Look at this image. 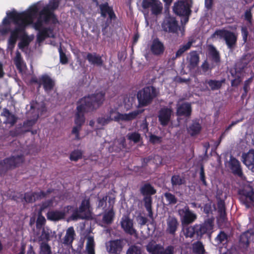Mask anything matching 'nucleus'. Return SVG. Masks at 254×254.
<instances>
[{"instance_id":"obj_62","label":"nucleus","mask_w":254,"mask_h":254,"mask_svg":"<svg viewBox=\"0 0 254 254\" xmlns=\"http://www.w3.org/2000/svg\"><path fill=\"white\" fill-rule=\"evenodd\" d=\"M218 207L220 209L221 213L222 214L224 213L225 211V207L224 202L221 201L218 203Z\"/></svg>"},{"instance_id":"obj_44","label":"nucleus","mask_w":254,"mask_h":254,"mask_svg":"<svg viewBox=\"0 0 254 254\" xmlns=\"http://www.w3.org/2000/svg\"><path fill=\"white\" fill-rule=\"evenodd\" d=\"M41 254H51L50 247L46 243H42L41 246Z\"/></svg>"},{"instance_id":"obj_56","label":"nucleus","mask_w":254,"mask_h":254,"mask_svg":"<svg viewBox=\"0 0 254 254\" xmlns=\"http://www.w3.org/2000/svg\"><path fill=\"white\" fill-rule=\"evenodd\" d=\"M200 178L201 181L202 182L203 184L204 185H206V182L205 179V175L204 172V169L203 167H201L200 172Z\"/></svg>"},{"instance_id":"obj_4","label":"nucleus","mask_w":254,"mask_h":254,"mask_svg":"<svg viewBox=\"0 0 254 254\" xmlns=\"http://www.w3.org/2000/svg\"><path fill=\"white\" fill-rule=\"evenodd\" d=\"M191 0H179L174 5L173 10L177 14L182 16L181 22L186 24L189 20L190 13Z\"/></svg>"},{"instance_id":"obj_48","label":"nucleus","mask_w":254,"mask_h":254,"mask_svg":"<svg viewBox=\"0 0 254 254\" xmlns=\"http://www.w3.org/2000/svg\"><path fill=\"white\" fill-rule=\"evenodd\" d=\"M165 197L169 203L174 204L177 202V199L175 196L170 193H166L165 194Z\"/></svg>"},{"instance_id":"obj_33","label":"nucleus","mask_w":254,"mask_h":254,"mask_svg":"<svg viewBox=\"0 0 254 254\" xmlns=\"http://www.w3.org/2000/svg\"><path fill=\"white\" fill-rule=\"evenodd\" d=\"M189 62V67L190 68H193L196 67L199 62V57L196 52L193 51L190 53L188 59Z\"/></svg>"},{"instance_id":"obj_35","label":"nucleus","mask_w":254,"mask_h":254,"mask_svg":"<svg viewBox=\"0 0 254 254\" xmlns=\"http://www.w3.org/2000/svg\"><path fill=\"white\" fill-rule=\"evenodd\" d=\"M251 237H253L252 233L247 232L243 234L240 237V245L242 247L247 248L249 245Z\"/></svg>"},{"instance_id":"obj_37","label":"nucleus","mask_w":254,"mask_h":254,"mask_svg":"<svg viewBox=\"0 0 254 254\" xmlns=\"http://www.w3.org/2000/svg\"><path fill=\"white\" fill-rule=\"evenodd\" d=\"M198 230V226L187 227L183 228L184 235L186 237L191 238L193 237L195 232Z\"/></svg>"},{"instance_id":"obj_40","label":"nucleus","mask_w":254,"mask_h":254,"mask_svg":"<svg viewBox=\"0 0 254 254\" xmlns=\"http://www.w3.org/2000/svg\"><path fill=\"white\" fill-rule=\"evenodd\" d=\"M200 130V125L197 123H194L190 127L188 131L191 135H193L198 133Z\"/></svg>"},{"instance_id":"obj_57","label":"nucleus","mask_w":254,"mask_h":254,"mask_svg":"<svg viewBox=\"0 0 254 254\" xmlns=\"http://www.w3.org/2000/svg\"><path fill=\"white\" fill-rule=\"evenodd\" d=\"M193 43V41L192 40H190L186 44L181 46V47L185 50V51H186L190 48Z\"/></svg>"},{"instance_id":"obj_5","label":"nucleus","mask_w":254,"mask_h":254,"mask_svg":"<svg viewBox=\"0 0 254 254\" xmlns=\"http://www.w3.org/2000/svg\"><path fill=\"white\" fill-rule=\"evenodd\" d=\"M157 91L152 86L146 87L138 92L137 98L140 105L145 106L150 104L157 95Z\"/></svg>"},{"instance_id":"obj_12","label":"nucleus","mask_w":254,"mask_h":254,"mask_svg":"<svg viewBox=\"0 0 254 254\" xmlns=\"http://www.w3.org/2000/svg\"><path fill=\"white\" fill-rule=\"evenodd\" d=\"M72 207L67 206L63 210H49L46 216L48 220L53 221H58L64 218L66 213H68Z\"/></svg>"},{"instance_id":"obj_64","label":"nucleus","mask_w":254,"mask_h":254,"mask_svg":"<svg viewBox=\"0 0 254 254\" xmlns=\"http://www.w3.org/2000/svg\"><path fill=\"white\" fill-rule=\"evenodd\" d=\"M251 12L250 11H247L245 13V18L250 22H251Z\"/></svg>"},{"instance_id":"obj_9","label":"nucleus","mask_w":254,"mask_h":254,"mask_svg":"<svg viewBox=\"0 0 254 254\" xmlns=\"http://www.w3.org/2000/svg\"><path fill=\"white\" fill-rule=\"evenodd\" d=\"M24 160L23 155H15L7 158L4 160L3 162H0V172L17 167L22 164Z\"/></svg>"},{"instance_id":"obj_10","label":"nucleus","mask_w":254,"mask_h":254,"mask_svg":"<svg viewBox=\"0 0 254 254\" xmlns=\"http://www.w3.org/2000/svg\"><path fill=\"white\" fill-rule=\"evenodd\" d=\"M142 6L144 9L150 8L152 14H160L162 9L163 5L159 0H143Z\"/></svg>"},{"instance_id":"obj_2","label":"nucleus","mask_w":254,"mask_h":254,"mask_svg":"<svg viewBox=\"0 0 254 254\" xmlns=\"http://www.w3.org/2000/svg\"><path fill=\"white\" fill-rule=\"evenodd\" d=\"M104 100V94L102 92L82 98L78 103L75 124L82 126L85 121L83 113L99 107Z\"/></svg>"},{"instance_id":"obj_32","label":"nucleus","mask_w":254,"mask_h":254,"mask_svg":"<svg viewBox=\"0 0 254 254\" xmlns=\"http://www.w3.org/2000/svg\"><path fill=\"white\" fill-rule=\"evenodd\" d=\"M213 228L212 222L211 220L205 221L202 225L198 226L199 234L210 233Z\"/></svg>"},{"instance_id":"obj_30","label":"nucleus","mask_w":254,"mask_h":254,"mask_svg":"<svg viewBox=\"0 0 254 254\" xmlns=\"http://www.w3.org/2000/svg\"><path fill=\"white\" fill-rule=\"evenodd\" d=\"M75 235L73 227L68 228L66 232L65 236L64 238L63 243L65 245H70L72 243Z\"/></svg>"},{"instance_id":"obj_46","label":"nucleus","mask_w":254,"mask_h":254,"mask_svg":"<svg viewBox=\"0 0 254 254\" xmlns=\"http://www.w3.org/2000/svg\"><path fill=\"white\" fill-rule=\"evenodd\" d=\"M173 185H180L184 183V180L179 176H174L172 178Z\"/></svg>"},{"instance_id":"obj_53","label":"nucleus","mask_w":254,"mask_h":254,"mask_svg":"<svg viewBox=\"0 0 254 254\" xmlns=\"http://www.w3.org/2000/svg\"><path fill=\"white\" fill-rule=\"evenodd\" d=\"M60 55V60L61 62L63 64H65L67 62V58L65 56V55L62 52V49L61 48L59 49Z\"/></svg>"},{"instance_id":"obj_8","label":"nucleus","mask_w":254,"mask_h":254,"mask_svg":"<svg viewBox=\"0 0 254 254\" xmlns=\"http://www.w3.org/2000/svg\"><path fill=\"white\" fill-rule=\"evenodd\" d=\"M91 216L92 210L90 205L89 199L86 198L82 201L78 210L73 214L72 218L74 220L78 218L87 219L90 218Z\"/></svg>"},{"instance_id":"obj_15","label":"nucleus","mask_w":254,"mask_h":254,"mask_svg":"<svg viewBox=\"0 0 254 254\" xmlns=\"http://www.w3.org/2000/svg\"><path fill=\"white\" fill-rule=\"evenodd\" d=\"M173 115L172 109L163 108L160 111L158 116L159 120L161 125L165 126L168 124Z\"/></svg>"},{"instance_id":"obj_42","label":"nucleus","mask_w":254,"mask_h":254,"mask_svg":"<svg viewBox=\"0 0 254 254\" xmlns=\"http://www.w3.org/2000/svg\"><path fill=\"white\" fill-rule=\"evenodd\" d=\"M82 153L80 150H75L71 152L70 155V159L72 161H77L82 157Z\"/></svg>"},{"instance_id":"obj_60","label":"nucleus","mask_w":254,"mask_h":254,"mask_svg":"<svg viewBox=\"0 0 254 254\" xmlns=\"http://www.w3.org/2000/svg\"><path fill=\"white\" fill-rule=\"evenodd\" d=\"M124 102L125 108H126L127 110L130 108L132 105V101H130L129 99L127 98L125 99Z\"/></svg>"},{"instance_id":"obj_36","label":"nucleus","mask_w":254,"mask_h":254,"mask_svg":"<svg viewBox=\"0 0 254 254\" xmlns=\"http://www.w3.org/2000/svg\"><path fill=\"white\" fill-rule=\"evenodd\" d=\"M101 11V14L103 16L108 15L111 18L114 16L112 9L108 6L107 3L102 4L100 6Z\"/></svg>"},{"instance_id":"obj_1","label":"nucleus","mask_w":254,"mask_h":254,"mask_svg":"<svg viewBox=\"0 0 254 254\" xmlns=\"http://www.w3.org/2000/svg\"><path fill=\"white\" fill-rule=\"evenodd\" d=\"M58 0H51L46 6L41 2H38L22 13H18L15 10L7 11L6 16L2 20V26H0V33L2 34L6 33L8 31L7 25L11 22L15 24V29L11 32L8 40V48L12 51L17 38L19 37L21 41L18 43V47L21 50H24L34 38L33 35L26 34L24 30L28 25H32L35 29L40 30L45 23H55L57 20L53 10L58 7Z\"/></svg>"},{"instance_id":"obj_16","label":"nucleus","mask_w":254,"mask_h":254,"mask_svg":"<svg viewBox=\"0 0 254 254\" xmlns=\"http://www.w3.org/2000/svg\"><path fill=\"white\" fill-rule=\"evenodd\" d=\"M243 162L252 172H254V150H250L242 155Z\"/></svg>"},{"instance_id":"obj_13","label":"nucleus","mask_w":254,"mask_h":254,"mask_svg":"<svg viewBox=\"0 0 254 254\" xmlns=\"http://www.w3.org/2000/svg\"><path fill=\"white\" fill-rule=\"evenodd\" d=\"M183 225L189 224L193 222L196 218V215L190 211L188 207H185L179 210Z\"/></svg>"},{"instance_id":"obj_3","label":"nucleus","mask_w":254,"mask_h":254,"mask_svg":"<svg viewBox=\"0 0 254 254\" xmlns=\"http://www.w3.org/2000/svg\"><path fill=\"white\" fill-rule=\"evenodd\" d=\"M63 197L60 194L54 196L51 199L48 200L43 202L39 209L38 217L36 221L37 228H41L46 222L45 218L42 215V211L47 208H54L56 207L63 200Z\"/></svg>"},{"instance_id":"obj_18","label":"nucleus","mask_w":254,"mask_h":254,"mask_svg":"<svg viewBox=\"0 0 254 254\" xmlns=\"http://www.w3.org/2000/svg\"><path fill=\"white\" fill-rule=\"evenodd\" d=\"M122 228L124 230L129 234L135 233V230L133 227L132 220L127 216H124L121 222Z\"/></svg>"},{"instance_id":"obj_6","label":"nucleus","mask_w":254,"mask_h":254,"mask_svg":"<svg viewBox=\"0 0 254 254\" xmlns=\"http://www.w3.org/2000/svg\"><path fill=\"white\" fill-rule=\"evenodd\" d=\"M211 38L215 39H224L229 48H231L237 41V36L234 33L225 29L216 30L211 36Z\"/></svg>"},{"instance_id":"obj_58","label":"nucleus","mask_w":254,"mask_h":254,"mask_svg":"<svg viewBox=\"0 0 254 254\" xmlns=\"http://www.w3.org/2000/svg\"><path fill=\"white\" fill-rule=\"evenodd\" d=\"M193 43V41L192 40H190L186 44L181 46V47L185 50V51H186L190 48Z\"/></svg>"},{"instance_id":"obj_14","label":"nucleus","mask_w":254,"mask_h":254,"mask_svg":"<svg viewBox=\"0 0 254 254\" xmlns=\"http://www.w3.org/2000/svg\"><path fill=\"white\" fill-rule=\"evenodd\" d=\"M162 28L165 31L175 32L177 30L178 25L174 18L167 17L162 23Z\"/></svg>"},{"instance_id":"obj_7","label":"nucleus","mask_w":254,"mask_h":254,"mask_svg":"<svg viewBox=\"0 0 254 254\" xmlns=\"http://www.w3.org/2000/svg\"><path fill=\"white\" fill-rule=\"evenodd\" d=\"M143 110H136L128 114H120L116 109H111L108 116L111 121L119 122L128 121L134 119L139 114L142 113Z\"/></svg>"},{"instance_id":"obj_27","label":"nucleus","mask_w":254,"mask_h":254,"mask_svg":"<svg viewBox=\"0 0 254 254\" xmlns=\"http://www.w3.org/2000/svg\"><path fill=\"white\" fill-rule=\"evenodd\" d=\"M229 164L231 169L234 173L237 174L240 176L242 175L240 164L238 160L231 157L229 161Z\"/></svg>"},{"instance_id":"obj_43","label":"nucleus","mask_w":254,"mask_h":254,"mask_svg":"<svg viewBox=\"0 0 254 254\" xmlns=\"http://www.w3.org/2000/svg\"><path fill=\"white\" fill-rule=\"evenodd\" d=\"M208 48L209 53L212 56L214 61L216 62H218L219 55L217 51L216 50L215 48L213 46L210 45L209 46Z\"/></svg>"},{"instance_id":"obj_19","label":"nucleus","mask_w":254,"mask_h":254,"mask_svg":"<svg viewBox=\"0 0 254 254\" xmlns=\"http://www.w3.org/2000/svg\"><path fill=\"white\" fill-rule=\"evenodd\" d=\"M179 225L177 219L173 216H169L167 219L166 232L170 234L174 235Z\"/></svg>"},{"instance_id":"obj_50","label":"nucleus","mask_w":254,"mask_h":254,"mask_svg":"<svg viewBox=\"0 0 254 254\" xmlns=\"http://www.w3.org/2000/svg\"><path fill=\"white\" fill-rule=\"evenodd\" d=\"M145 203L146 209L149 213V216L151 217L152 213L151 211V198L150 197H146L145 198Z\"/></svg>"},{"instance_id":"obj_24","label":"nucleus","mask_w":254,"mask_h":254,"mask_svg":"<svg viewBox=\"0 0 254 254\" xmlns=\"http://www.w3.org/2000/svg\"><path fill=\"white\" fill-rule=\"evenodd\" d=\"M86 240L84 254H95V243L93 237L88 236L87 237Z\"/></svg>"},{"instance_id":"obj_31","label":"nucleus","mask_w":254,"mask_h":254,"mask_svg":"<svg viewBox=\"0 0 254 254\" xmlns=\"http://www.w3.org/2000/svg\"><path fill=\"white\" fill-rule=\"evenodd\" d=\"M40 82L44 86L46 91L51 90L54 85V82L49 76L44 75L40 79Z\"/></svg>"},{"instance_id":"obj_21","label":"nucleus","mask_w":254,"mask_h":254,"mask_svg":"<svg viewBox=\"0 0 254 254\" xmlns=\"http://www.w3.org/2000/svg\"><path fill=\"white\" fill-rule=\"evenodd\" d=\"M47 194L43 191L38 192H27L25 194L24 199L26 202H32L39 199L46 197Z\"/></svg>"},{"instance_id":"obj_63","label":"nucleus","mask_w":254,"mask_h":254,"mask_svg":"<svg viewBox=\"0 0 254 254\" xmlns=\"http://www.w3.org/2000/svg\"><path fill=\"white\" fill-rule=\"evenodd\" d=\"M185 52V50L182 48L181 46H180L179 49L176 52V57H178L181 56Z\"/></svg>"},{"instance_id":"obj_20","label":"nucleus","mask_w":254,"mask_h":254,"mask_svg":"<svg viewBox=\"0 0 254 254\" xmlns=\"http://www.w3.org/2000/svg\"><path fill=\"white\" fill-rule=\"evenodd\" d=\"M240 193L246 197L247 201L254 202V192L253 188L250 184L246 185L244 188L240 190Z\"/></svg>"},{"instance_id":"obj_29","label":"nucleus","mask_w":254,"mask_h":254,"mask_svg":"<svg viewBox=\"0 0 254 254\" xmlns=\"http://www.w3.org/2000/svg\"><path fill=\"white\" fill-rule=\"evenodd\" d=\"M54 34L53 31L50 29H43L39 31L37 35V41L39 43H41L46 37H53Z\"/></svg>"},{"instance_id":"obj_25","label":"nucleus","mask_w":254,"mask_h":254,"mask_svg":"<svg viewBox=\"0 0 254 254\" xmlns=\"http://www.w3.org/2000/svg\"><path fill=\"white\" fill-rule=\"evenodd\" d=\"M86 59L91 64L97 66H101L103 64L101 57L95 53H88L87 55Z\"/></svg>"},{"instance_id":"obj_26","label":"nucleus","mask_w":254,"mask_h":254,"mask_svg":"<svg viewBox=\"0 0 254 254\" xmlns=\"http://www.w3.org/2000/svg\"><path fill=\"white\" fill-rule=\"evenodd\" d=\"M107 249L110 253H116L122 249L121 243L119 240L111 241L107 243Z\"/></svg>"},{"instance_id":"obj_61","label":"nucleus","mask_w":254,"mask_h":254,"mask_svg":"<svg viewBox=\"0 0 254 254\" xmlns=\"http://www.w3.org/2000/svg\"><path fill=\"white\" fill-rule=\"evenodd\" d=\"M160 138L155 135H151L150 137V141L152 143H156L159 142Z\"/></svg>"},{"instance_id":"obj_34","label":"nucleus","mask_w":254,"mask_h":254,"mask_svg":"<svg viewBox=\"0 0 254 254\" xmlns=\"http://www.w3.org/2000/svg\"><path fill=\"white\" fill-rule=\"evenodd\" d=\"M1 116L5 118L4 122L6 124H9L11 125H13L16 120L15 117L11 114L8 110L6 109H3L1 113Z\"/></svg>"},{"instance_id":"obj_47","label":"nucleus","mask_w":254,"mask_h":254,"mask_svg":"<svg viewBox=\"0 0 254 254\" xmlns=\"http://www.w3.org/2000/svg\"><path fill=\"white\" fill-rule=\"evenodd\" d=\"M127 254H141V250L137 247L132 246L129 248Z\"/></svg>"},{"instance_id":"obj_45","label":"nucleus","mask_w":254,"mask_h":254,"mask_svg":"<svg viewBox=\"0 0 254 254\" xmlns=\"http://www.w3.org/2000/svg\"><path fill=\"white\" fill-rule=\"evenodd\" d=\"M127 137L128 139L133 141L135 143L138 142L140 139V134L136 132L128 134Z\"/></svg>"},{"instance_id":"obj_38","label":"nucleus","mask_w":254,"mask_h":254,"mask_svg":"<svg viewBox=\"0 0 254 254\" xmlns=\"http://www.w3.org/2000/svg\"><path fill=\"white\" fill-rule=\"evenodd\" d=\"M193 252L197 254H203L204 249L203 244L200 242H197L192 245Z\"/></svg>"},{"instance_id":"obj_54","label":"nucleus","mask_w":254,"mask_h":254,"mask_svg":"<svg viewBox=\"0 0 254 254\" xmlns=\"http://www.w3.org/2000/svg\"><path fill=\"white\" fill-rule=\"evenodd\" d=\"M107 198H108V196H104L102 199H99V203H98L99 207H104L106 205Z\"/></svg>"},{"instance_id":"obj_51","label":"nucleus","mask_w":254,"mask_h":254,"mask_svg":"<svg viewBox=\"0 0 254 254\" xmlns=\"http://www.w3.org/2000/svg\"><path fill=\"white\" fill-rule=\"evenodd\" d=\"M81 126L76 125L72 130V133L75 135V138L77 139H80L79 132L81 129Z\"/></svg>"},{"instance_id":"obj_59","label":"nucleus","mask_w":254,"mask_h":254,"mask_svg":"<svg viewBox=\"0 0 254 254\" xmlns=\"http://www.w3.org/2000/svg\"><path fill=\"white\" fill-rule=\"evenodd\" d=\"M242 34L243 36V40L245 42L247 41L248 32L246 27H242Z\"/></svg>"},{"instance_id":"obj_49","label":"nucleus","mask_w":254,"mask_h":254,"mask_svg":"<svg viewBox=\"0 0 254 254\" xmlns=\"http://www.w3.org/2000/svg\"><path fill=\"white\" fill-rule=\"evenodd\" d=\"M227 240V235L223 232H221L216 238V241L218 243L224 242Z\"/></svg>"},{"instance_id":"obj_39","label":"nucleus","mask_w":254,"mask_h":254,"mask_svg":"<svg viewBox=\"0 0 254 254\" xmlns=\"http://www.w3.org/2000/svg\"><path fill=\"white\" fill-rule=\"evenodd\" d=\"M141 192L144 195L153 194L155 193V190L150 185L146 184L141 189Z\"/></svg>"},{"instance_id":"obj_17","label":"nucleus","mask_w":254,"mask_h":254,"mask_svg":"<svg viewBox=\"0 0 254 254\" xmlns=\"http://www.w3.org/2000/svg\"><path fill=\"white\" fill-rule=\"evenodd\" d=\"M165 50L164 44L158 39L152 41L150 46V51L152 54L155 56H160L163 54Z\"/></svg>"},{"instance_id":"obj_55","label":"nucleus","mask_w":254,"mask_h":254,"mask_svg":"<svg viewBox=\"0 0 254 254\" xmlns=\"http://www.w3.org/2000/svg\"><path fill=\"white\" fill-rule=\"evenodd\" d=\"M137 221L141 225H144L147 222V219L143 216H139L137 218Z\"/></svg>"},{"instance_id":"obj_22","label":"nucleus","mask_w":254,"mask_h":254,"mask_svg":"<svg viewBox=\"0 0 254 254\" xmlns=\"http://www.w3.org/2000/svg\"><path fill=\"white\" fill-rule=\"evenodd\" d=\"M13 61L17 68L21 72H24L26 68V65L23 61L21 54L18 51L15 53V56L14 57Z\"/></svg>"},{"instance_id":"obj_28","label":"nucleus","mask_w":254,"mask_h":254,"mask_svg":"<svg viewBox=\"0 0 254 254\" xmlns=\"http://www.w3.org/2000/svg\"><path fill=\"white\" fill-rule=\"evenodd\" d=\"M114 216L115 212L112 208H110V209L106 210L103 213L102 222L106 224H111L113 221Z\"/></svg>"},{"instance_id":"obj_41","label":"nucleus","mask_w":254,"mask_h":254,"mask_svg":"<svg viewBox=\"0 0 254 254\" xmlns=\"http://www.w3.org/2000/svg\"><path fill=\"white\" fill-rule=\"evenodd\" d=\"M224 80L216 81V80H210L208 81V84L212 90H216L219 89L222 85V83Z\"/></svg>"},{"instance_id":"obj_52","label":"nucleus","mask_w":254,"mask_h":254,"mask_svg":"<svg viewBox=\"0 0 254 254\" xmlns=\"http://www.w3.org/2000/svg\"><path fill=\"white\" fill-rule=\"evenodd\" d=\"M111 121V120L110 119V118H109V117L108 116H107L106 117L99 118L98 120V123L102 126H104V125H105L108 124Z\"/></svg>"},{"instance_id":"obj_23","label":"nucleus","mask_w":254,"mask_h":254,"mask_svg":"<svg viewBox=\"0 0 254 254\" xmlns=\"http://www.w3.org/2000/svg\"><path fill=\"white\" fill-rule=\"evenodd\" d=\"M191 112L190 105L188 103H184L181 105L178 104L177 114L178 116H189Z\"/></svg>"},{"instance_id":"obj_11","label":"nucleus","mask_w":254,"mask_h":254,"mask_svg":"<svg viewBox=\"0 0 254 254\" xmlns=\"http://www.w3.org/2000/svg\"><path fill=\"white\" fill-rule=\"evenodd\" d=\"M147 250L151 254H173L174 248L169 246L164 250L161 246L152 241L147 246Z\"/></svg>"}]
</instances>
